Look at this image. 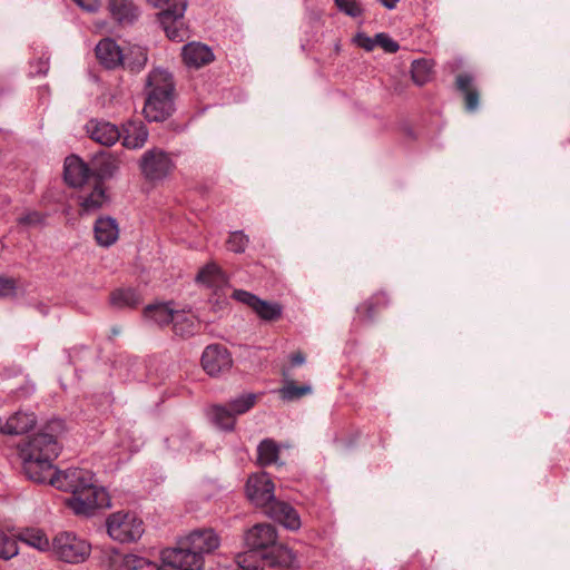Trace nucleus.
I'll use <instances>...</instances> for the list:
<instances>
[{
    "mask_svg": "<svg viewBox=\"0 0 570 570\" xmlns=\"http://www.w3.org/2000/svg\"><path fill=\"white\" fill-rule=\"evenodd\" d=\"M376 41V46H380L389 53H395L400 49L399 43L386 33H377Z\"/></svg>",
    "mask_w": 570,
    "mask_h": 570,
    "instance_id": "a19ab883",
    "label": "nucleus"
},
{
    "mask_svg": "<svg viewBox=\"0 0 570 570\" xmlns=\"http://www.w3.org/2000/svg\"><path fill=\"white\" fill-rule=\"evenodd\" d=\"M55 554L68 563L83 562L90 554V544L73 532L58 533L52 541Z\"/></svg>",
    "mask_w": 570,
    "mask_h": 570,
    "instance_id": "39448f33",
    "label": "nucleus"
},
{
    "mask_svg": "<svg viewBox=\"0 0 570 570\" xmlns=\"http://www.w3.org/2000/svg\"><path fill=\"white\" fill-rule=\"evenodd\" d=\"M139 168L146 180L158 181L166 178L174 170L175 163L167 151L160 148H151L142 154Z\"/></svg>",
    "mask_w": 570,
    "mask_h": 570,
    "instance_id": "423d86ee",
    "label": "nucleus"
},
{
    "mask_svg": "<svg viewBox=\"0 0 570 570\" xmlns=\"http://www.w3.org/2000/svg\"><path fill=\"white\" fill-rule=\"evenodd\" d=\"M312 393L311 385L303 384L297 385V383L294 380H286L283 387L278 390V394L283 401H295L299 400L305 395H308Z\"/></svg>",
    "mask_w": 570,
    "mask_h": 570,
    "instance_id": "473e14b6",
    "label": "nucleus"
},
{
    "mask_svg": "<svg viewBox=\"0 0 570 570\" xmlns=\"http://www.w3.org/2000/svg\"><path fill=\"white\" fill-rule=\"evenodd\" d=\"M233 357L228 348L219 343L209 344L203 351L200 365L210 377H219L233 367Z\"/></svg>",
    "mask_w": 570,
    "mask_h": 570,
    "instance_id": "0eeeda50",
    "label": "nucleus"
},
{
    "mask_svg": "<svg viewBox=\"0 0 570 570\" xmlns=\"http://www.w3.org/2000/svg\"><path fill=\"white\" fill-rule=\"evenodd\" d=\"M18 554V544L14 538L0 529V558L9 560Z\"/></svg>",
    "mask_w": 570,
    "mask_h": 570,
    "instance_id": "4c0bfd02",
    "label": "nucleus"
},
{
    "mask_svg": "<svg viewBox=\"0 0 570 570\" xmlns=\"http://www.w3.org/2000/svg\"><path fill=\"white\" fill-rule=\"evenodd\" d=\"M257 395L254 393L242 394L240 396L230 400L226 405L234 413L235 416L248 412L256 404Z\"/></svg>",
    "mask_w": 570,
    "mask_h": 570,
    "instance_id": "c9c22d12",
    "label": "nucleus"
},
{
    "mask_svg": "<svg viewBox=\"0 0 570 570\" xmlns=\"http://www.w3.org/2000/svg\"><path fill=\"white\" fill-rule=\"evenodd\" d=\"M390 303L389 296L384 292L372 295L368 299L357 307V313L363 321L372 322L374 316Z\"/></svg>",
    "mask_w": 570,
    "mask_h": 570,
    "instance_id": "cd10ccee",
    "label": "nucleus"
},
{
    "mask_svg": "<svg viewBox=\"0 0 570 570\" xmlns=\"http://www.w3.org/2000/svg\"><path fill=\"white\" fill-rule=\"evenodd\" d=\"M334 3L341 12L351 18H358L364 11L357 0H334Z\"/></svg>",
    "mask_w": 570,
    "mask_h": 570,
    "instance_id": "ea45409f",
    "label": "nucleus"
},
{
    "mask_svg": "<svg viewBox=\"0 0 570 570\" xmlns=\"http://www.w3.org/2000/svg\"><path fill=\"white\" fill-rule=\"evenodd\" d=\"M107 10L111 19L119 24H131L140 14L132 0H108Z\"/></svg>",
    "mask_w": 570,
    "mask_h": 570,
    "instance_id": "6ab92c4d",
    "label": "nucleus"
},
{
    "mask_svg": "<svg viewBox=\"0 0 570 570\" xmlns=\"http://www.w3.org/2000/svg\"><path fill=\"white\" fill-rule=\"evenodd\" d=\"M140 303L141 297L134 288H117L110 294V304L117 308H135Z\"/></svg>",
    "mask_w": 570,
    "mask_h": 570,
    "instance_id": "7c9ffc66",
    "label": "nucleus"
},
{
    "mask_svg": "<svg viewBox=\"0 0 570 570\" xmlns=\"http://www.w3.org/2000/svg\"><path fill=\"white\" fill-rule=\"evenodd\" d=\"M176 311L169 307L168 304H153L148 305L144 308V316L147 320L153 321L160 327L174 324V318H176Z\"/></svg>",
    "mask_w": 570,
    "mask_h": 570,
    "instance_id": "c85d7f7f",
    "label": "nucleus"
},
{
    "mask_svg": "<svg viewBox=\"0 0 570 570\" xmlns=\"http://www.w3.org/2000/svg\"><path fill=\"white\" fill-rule=\"evenodd\" d=\"M86 130L92 140L102 146H112L121 137L117 126L104 120H89L86 125Z\"/></svg>",
    "mask_w": 570,
    "mask_h": 570,
    "instance_id": "dca6fc26",
    "label": "nucleus"
},
{
    "mask_svg": "<svg viewBox=\"0 0 570 570\" xmlns=\"http://www.w3.org/2000/svg\"><path fill=\"white\" fill-rule=\"evenodd\" d=\"M163 560L161 564L136 554H116L110 559V570H169Z\"/></svg>",
    "mask_w": 570,
    "mask_h": 570,
    "instance_id": "2eb2a0df",
    "label": "nucleus"
},
{
    "mask_svg": "<svg viewBox=\"0 0 570 570\" xmlns=\"http://www.w3.org/2000/svg\"><path fill=\"white\" fill-rule=\"evenodd\" d=\"M279 456V446L273 439H264L257 446V462L262 466L276 463Z\"/></svg>",
    "mask_w": 570,
    "mask_h": 570,
    "instance_id": "2f4dec72",
    "label": "nucleus"
},
{
    "mask_svg": "<svg viewBox=\"0 0 570 570\" xmlns=\"http://www.w3.org/2000/svg\"><path fill=\"white\" fill-rule=\"evenodd\" d=\"M16 288L17 284L13 278L0 276V296L13 295Z\"/></svg>",
    "mask_w": 570,
    "mask_h": 570,
    "instance_id": "c03bdc74",
    "label": "nucleus"
},
{
    "mask_svg": "<svg viewBox=\"0 0 570 570\" xmlns=\"http://www.w3.org/2000/svg\"><path fill=\"white\" fill-rule=\"evenodd\" d=\"M244 542L249 549L246 552H255L261 557L259 568L292 567L295 561L294 552L286 546L277 543V532L274 525L257 523L244 534Z\"/></svg>",
    "mask_w": 570,
    "mask_h": 570,
    "instance_id": "f03ea898",
    "label": "nucleus"
},
{
    "mask_svg": "<svg viewBox=\"0 0 570 570\" xmlns=\"http://www.w3.org/2000/svg\"><path fill=\"white\" fill-rule=\"evenodd\" d=\"M120 159L111 153H101L92 160L94 180L102 181L111 178L119 169Z\"/></svg>",
    "mask_w": 570,
    "mask_h": 570,
    "instance_id": "b1692460",
    "label": "nucleus"
},
{
    "mask_svg": "<svg viewBox=\"0 0 570 570\" xmlns=\"http://www.w3.org/2000/svg\"><path fill=\"white\" fill-rule=\"evenodd\" d=\"M66 431L63 420H49L19 445V455L28 479L70 492L67 505L75 514L89 517L99 509L108 508L110 498L102 487L96 484L91 471L82 468L55 469L53 461L62 450L61 440Z\"/></svg>",
    "mask_w": 570,
    "mask_h": 570,
    "instance_id": "f257e3e1",
    "label": "nucleus"
},
{
    "mask_svg": "<svg viewBox=\"0 0 570 570\" xmlns=\"http://www.w3.org/2000/svg\"><path fill=\"white\" fill-rule=\"evenodd\" d=\"M99 62L107 69L122 66L125 55L118 43L111 38L101 39L95 49Z\"/></svg>",
    "mask_w": 570,
    "mask_h": 570,
    "instance_id": "a211bd4d",
    "label": "nucleus"
},
{
    "mask_svg": "<svg viewBox=\"0 0 570 570\" xmlns=\"http://www.w3.org/2000/svg\"><path fill=\"white\" fill-rule=\"evenodd\" d=\"M187 7L180 4L174 10H161L158 13V20L166 36L177 42H183L188 38V29L184 22V14Z\"/></svg>",
    "mask_w": 570,
    "mask_h": 570,
    "instance_id": "9d476101",
    "label": "nucleus"
},
{
    "mask_svg": "<svg viewBox=\"0 0 570 570\" xmlns=\"http://www.w3.org/2000/svg\"><path fill=\"white\" fill-rule=\"evenodd\" d=\"M432 66L426 59L414 60L411 66V77L415 85L424 86L431 79Z\"/></svg>",
    "mask_w": 570,
    "mask_h": 570,
    "instance_id": "f704fd0d",
    "label": "nucleus"
},
{
    "mask_svg": "<svg viewBox=\"0 0 570 570\" xmlns=\"http://www.w3.org/2000/svg\"><path fill=\"white\" fill-rule=\"evenodd\" d=\"M106 525L110 538L121 543L135 542L145 532L144 521L132 512L111 513L107 518Z\"/></svg>",
    "mask_w": 570,
    "mask_h": 570,
    "instance_id": "20e7f679",
    "label": "nucleus"
},
{
    "mask_svg": "<svg viewBox=\"0 0 570 570\" xmlns=\"http://www.w3.org/2000/svg\"><path fill=\"white\" fill-rule=\"evenodd\" d=\"M19 540L39 550H46L49 548L48 538L40 529L28 528L22 530L19 533Z\"/></svg>",
    "mask_w": 570,
    "mask_h": 570,
    "instance_id": "72a5a7b5",
    "label": "nucleus"
},
{
    "mask_svg": "<svg viewBox=\"0 0 570 570\" xmlns=\"http://www.w3.org/2000/svg\"><path fill=\"white\" fill-rule=\"evenodd\" d=\"M65 181L71 187H83L94 181L92 169L78 156L71 155L65 160Z\"/></svg>",
    "mask_w": 570,
    "mask_h": 570,
    "instance_id": "f8f14e48",
    "label": "nucleus"
},
{
    "mask_svg": "<svg viewBox=\"0 0 570 570\" xmlns=\"http://www.w3.org/2000/svg\"><path fill=\"white\" fill-rule=\"evenodd\" d=\"M232 297L247 305L252 311L265 322H275L283 315V306L277 302H268L259 298L255 294H252L244 289H235Z\"/></svg>",
    "mask_w": 570,
    "mask_h": 570,
    "instance_id": "6e6552de",
    "label": "nucleus"
},
{
    "mask_svg": "<svg viewBox=\"0 0 570 570\" xmlns=\"http://www.w3.org/2000/svg\"><path fill=\"white\" fill-rule=\"evenodd\" d=\"M147 62V52L141 47H134L130 49L128 55H125V61L122 67L130 69L131 71H140Z\"/></svg>",
    "mask_w": 570,
    "mask_h": 570,
    "instance_id": "e433bc0d",
    "label": "nucleus"
},
{
    "mask_svg": "<svg viewBox=\"0 0 570 570\" xmlns=\"http://www.w3.org/2000/svg\"><path fill=\"white\" fill-rule=\"evenodd\" d=\"M155 8H160L161 10H174L177 9L180 4L187 7V0H146Z\"/></svg>",
    "mask_w": 570,
    "mask_h": 570,
    "instance_id": "79ce46f5",
    "label": "nucleus"
},
{
    "mask_svg": "<svg viewBox=\"0 0 570 570\" xmlns=\"http://www.w3.org/2000/svg\"><path fill=\"white\" fill-rule=\"evenodd\" d=\"M174 97L147 94L144 115L148 121H164L174 112Z\"/></svg>",
    "mask_w": 570,
    "mask_h": 570,
    "instance_id": "ddd939ff",
    "label": "nucleus"
},
{
    "mask_svg": "<svg viewBox=\"0 0 570 570\" xmlns=\"http://www.w3.org/2000/svg\"><path fill=\"white\" fill-rule=\"evenodd\" d=\"M148 129L140 120H128L122 125V145L128 149L141 148L148 139Z\"/></svg>",
    "mask_w": 570,
    "mask_h": 570,
    "instance_id": "4be33fe9",
    "label": "nucleus"
},
{
    "mask_svg": "<svg viewBox=\"0 0 570 570\" xmlns=\"http://www.w3.org/2000/svg\"><path fill=\"white\" fill-rule=\"evenodd\" d=\"M37 423L33 412L17 411L8 417L3 425L0 424V431L4 434L19 435L30 431Z\"/></svg>",
    "mask_w": 570,
    "mask_h": 570,
    "instance_id": "5701e85b",
    "label": "nucleus"
},
{
    "mask_svg": "<svg viewBox=\"0 0 570 570\" xmlns=\"http://www.w3.org/2000/svg\"><path fill=\"white\" fill-rule=\"evenodd\" d=\"M183 60L186 66L200 68L214 60L212 49L200 42H189L183 47Z\"/></svg>",
    "mask_w": 570,
    "mask_h": 570,
    "instance_id": "412c9836",
    "label": "nucleus"
},
{
    "mask_svg": "<svg viewBox=\"0 0 570 570\" xmlns=\"http://www.w3.org/2000/svg\"><path fill=\"white\" fill-rule=\"evenodd\" d=\"M292 366H299L305 363V355L302 352H295L289 356Z\"/></svg>",
    "mask_w": 570,
    "mask_h": 570,
    "instance_id": "49530a36",
    "label": "nucleus"
},
{
    "mask_svg": "<svg viewBox=\"0 0 570 570\" xmlns=\"http://www.w3.org/2000/svg\"><path fill=\"white\" fill-rule=\"evenodd\" d=\"M207 416L218 429L232 432L235 429L236 416L227 405L214 404L207 410Z\"/></svg>",
    "mask_w": 570,
    "mask_h": 570,
    "instance_id": "bb28decb",
    "label": "nucleus"
},
{
    "mask_svg": "<svg viewBox=\"0 0 570 570\" xmlns=\"http://www.w3.org/2000/svg\"><path fill=\"white\" fill-rule=\"evenodd\" d=\"M249 243L248 236L245 235L242 230H236L230 233L226 245L227 248L234 253L240 254L244 253Z\"/></svg>",
    "mask_w": 570,
    "mask_h": 570,
    "instance_id": "58836bf2",
    "label": "nucleus"
},
{
    "mask_svg": "<svg viewBox=\"0 0 570 570\" xmlns=\"http://www.w3.org/2000/svg\"><path fill=\"white\" fill-rule=\"evenodd\" d=\"M198 327L199 323L195 316L181 312L176 313L173 324V331L176 336L180 338L191 337L197 333Z\"/></svg>",
    "mask_w": 570,
    "mask_h": 570,
    "instance_id": "c756f323",
    "label": "nucleus"
},
{
    "mask_svg": "<svg viewBox=\"0 0 570 570\" xmlns=\"http://www.w3.org/2000/svg\"><path fill=\"white\" fill-rule=\"evenodd\" d=\"M266 514L284 528L295 531L301 528L298 512L287 502L273 500L265 510Z\"/></svg>",
    "mask_w": 570,
    "mask_h": 570,
    "instance_id": "4468645a",
    "label": "nucleus"
},
{
    "mask_svg": "<svg viewBox=\"0 0 570 570\" xmlns=\"http://www.w3.org/2000/svg\"><path fill=\"white\" fill-rule=\"evenodd\" d=\"M455 87L463 95L465 109L473 112L479 107L480 92L472 75L463 72L455 78Z\"/></svg>",
    "mask_w": 570,
    "mask_h": 570,
    "instance_id": "393cba45",
    "label": "nucleus"
},
{
    "mask_svg": "<svg viewBox=\"0 0 570 570\" xmlns=\"http://www.w3.org/2000/svg\"><path fill=\"white\" fill-rule=\"evenodd\" d=\"M196 282L213 288L217 293L227 284V278L218 265L209 263L198 272Z\"/></svg>",
    "mask_w": 570,
    "mask_h": 570,
    "instance_id": "a878e982",
    "label": "nucleus"
},
{
    "mask_svg": "<svg viewBox=\"0 0 570 570\" xmlns=\"http://www.w3.org/2000/svg\"><path fill=\"white\" fill-rule=\"evenodd\" d=\"M170 566V569L169 570H200L202 568H194V567H185V566H180V564H169Z\"/></svg>",
    "mask_w": 570,
    "mask_h": 570,
    "instance_id": "09e8293b",
    "label": "nucleus"
},
{
    "mask_svg": "<svg viewBox=\"0 0 570 570\" xmlns=\"http://www.w3.org/2000/svg\"><path fill=\"white\" fill-rule=\"evenodd\" d=\"M108 195L102 181L94 180L81 187L78 196L80 214H94L108 202Z\"/></svg>",
    "mask_w": 570,
    "mask_h": 570,
    "instance_id": "9b49d317",
    "label": "nucleus"
},
{
    "mask_svg": "<svg viewBox=\"0 0 570 570\" xmlns=\"http://www.w3.org/2000/svg\"><path fill=\"white\" fill-rule=\"evenodd\" d=\"M45 216L39 212H29L18 218L20 225L31 226L39 225L43 222Z\"/></svg>",
    "mask_w": 570,
    "mask_h": 570,
    "instance_id": "37998d69",
    "label": "nucleus"
},
{
    "mask_svg": "<svg viewBox=\"0 0 570 570\" xmlns=\"http://www.w3.org/2000/svg\"><path fill=\"white\" fill-rule=\"evenodd\" d=\"M355 42L358 47L363 48L366 51H371L376 46V36L374 38H371L366 36L365 33H357L355 37Z\"/></svg>",
    "mask_w": 570,
    "mask_h": 570,
    "instance_id": "a18cd8bd",
    "label": "nucleus"
},
{
    "mask_svg": "<svg viewBox=\"0 0 570 570\" xmlns=\"http://www.w3.org/2000/svg\"><path fill=\"white\" fill-rule=\"evenodd\" d=\"M147 94H155L156 96L175 97V82L173 75L165 69H153L146 80Z\"/></svg>",
    "mask_w": 570,
    "mask_h": 570,
    "instance_id": "f3484780",
    "label": "nucleus"
},
{
    "mask_svg": "<svg viewBox=\"0 0 570 570\" xmlns=\"http://www.w3.org/2000/svg\"><path fill=\"white\" fill-rule=\"evenodd\" d=\"M275 485L268 473L262 472L253 474L246 482V494L248 500L256 507L268 508V504L275 500Z\"/></svg>",
    "mask_w": 570,
    "mask_h": 570,
    "instance_id": "1a4fd4ad",
    "label": "nucleus"
},
{
    "mask_svg": "<svg viewBox=\"0 0 570 570\" xmlns=\"http://www.w3.org/2000/svg\"><path fill=\"white\" fill-rule=\"evenodd\" d=\"M382 6H384L389 10H393L396 8L400 0H377Z\"/></svg>",
    "mask_w": 570,
    "mask_h": 570,
    "instance_id": "de8ad7c7",
    "label": "nucleus"
},
{
    "mask_svg": "<svg viewBox=\"0 0 570 570\" xmlns=\"http://www.w3.org/2000/svg\"><path fill=\"white\" fill-rule=\"evenodd\" d=\"M219 546L220 538L214 529H198L189 533L184 547L163 550L161 559L166 564L202 568L204 562L203 556L212 553Z\"/></svg>",
    "mask_w": 570,
    "mask_h": 570,
    "instance_id": "7ed1b4c3",
    "label": "nucleus"
},
{
    "mask_svg": "<svg viewBox=\"0 0 570 570\" xmlns=\"http://www.w3.org/2000/svg\"><path fill=\"white\" fill-rule=\"evenodd\" d=\"M111 332H112V334H114V335L119 334V330H118V328H116V327H114V328L111 330Z\"/></svg>",
    "mask_w": 570,
    "mask_h": 570,
    "instance_id": "8fccbe9b",
    "label": "nucleus"
},
{
    "mask_svg": "<svg viewBox=\"0 0 570 570\" xmlns=\"http://www.w3.org/2000/svg\"><path fill=\"white\" fill-rule=\"evenodd\" d=\"M94 235L98 245L102 247L111 246L119 237L117 220L110 216L98 217L94 225Z\"/></svg>",
    "mask_w": 570,
    "mask_h": 570,
    "instance_id": "aec40b11",
    "label": "nucleus"
}]
</instances>
